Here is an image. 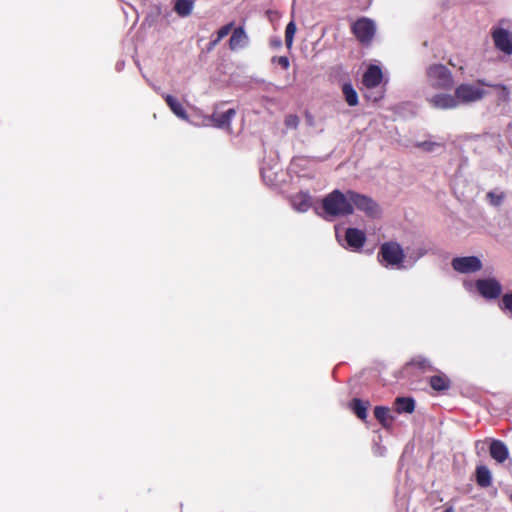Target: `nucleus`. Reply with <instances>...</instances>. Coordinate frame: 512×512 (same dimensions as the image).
Returning <instances> with one entry per match:
<instances>
[{
	"label": "nucleus",
	"mask_w": 512,
	"mask_h": 512,
	"mask_svg": "<svg viewBox=\"0 0 512 512\" xmlns=\"http://www.w3.org/2000/svg\"><path fill=\"white\" fill-rule=\"evenodd\" d=\"M322 209L325 218H335L353 214V206L350 202L349 190L345 193L338 189L328 193L322 199Z\"/></svg>",
	"instance_id": "obj_1"
},
{
	"label": "nucleus",
	"mask_w": 512,
	"mask_h": 512,
	"mask_svg": "<svg viewBox=\"0 0 512 512\" xmlns=\"http://www.w3.org/2000/svg\"><path fill=\"white\" fill-rule=\"evenodd\" d=\"M429 84L437 90H451L454 79L451 71L443 64L430 65L426 72Z\"/></svg>",
	"instance_id": "obj_2"
},
{
	"label": "nucleus",
	"mask_w": 512,
	"mask_h": 512,
	"mask_svg": "<svg viewBox=\"0 0 512 512\" xmlns=\"http://www.w3.org/2000/svg\"><path fill=\"white\" fill-rule=\"evenodd\" d=\"M378 260L386 267L400 268L405 260V253L399 243L388 241L380 246Z\"/></svg>",
	"instance_id": "obj_3"
},
{
	"label": "nucleus",
	"mask_w": 512,
	"mask_h": 512,
	"mask_svg": "<svg viewBox=\"0 0 512 512\" xmlns=\"http://www.w3.org/2000/svg\"><path fill=\"white\" fill-rule=\"evenodd\" d=\"M351 32L362 45L367 46L375 36L376 26L373 20L361 17L351 25Z\"/></svg>",
	"instance_id": "obj_4"
},
{
	"label": "nucleus",
	"mask_w": 512,
	"mask_h": 512,
	"mask_svg": "<svg viewBox=\"0 0 512 512\" xmlns=\"http://www.w3.org/2000/svg\"><path fill=\"white\" fill-rule=\"evenodd\" d=\"M350 202L353 209L356 208L365 213L370 218H377L380 216L379 205L369 196L360 194L358 192L349 190Z\"/></svg>",
	"instance_id": "obj_5"
},
{
	"label": "nucleus",
	"mask_w": 512,
	"mask_h": 512,
	"mask_svg": "<svg viewBox=\"0 0 512 512\" xmlns=\"http://www.w3.org/2000/svg\"><path fill=\"white\" fill-rule=\"evenodd\" d=\"M459 104H468L481 100L486 92L472 84L463 83L458 85L454 91Z\"/></svg>",
	"instance_id": "obj_6"
},
{
	"label": "nucleus",
	"mask_w": 512,
	"mask_h": 512,
	"mask_svg": "<svg viewBox=\"0 0 512 512\" xmlns=\"http://www.w3.org/2000/svg\"><path fill=\"white\" fill-rule=\"evenodd\" d=\"M478 293L486 299H496L501 295L502 286L494 278L479 279L475 283Z\"/></svg>",
	"instance_id": "obj_7"
},
{
	"label": "nucleus",
	"mask_w": 512,
	"mask_h": 512,
	"mask_svg": "<svg viewBox=\"0 0 512 512\" xmlns=\"http://www.w3.org/2000/svg\"><path fill=\"white\" fill-rule=\"evenodd\" d=\"M453 269L459 273H473L482 269V262L476 256L456 257L452 260Z\"/></svg>",
	"instance_id": "obj_8"
},
{
	"label": "nucleus",
	"mask_w": 512,
	"mask_h": 512,
	"mask_svg": "<svg viewBox=\"0 0 512 512\" xmlns=\"http://www.w3.org/2000/svg\"><path fill=\"white\" fill-rule=\"evenodd\" d=\"M495 47L505 54H512V37L510 33L503 28H496L492 32Z\"/></svg>",
	"instance_id": "obj_9"
},
{
	"label": "nucleus",
	"mask_w": 512,
	"mask_h": 512,
	"mask_svg": "<svg viewBox=\"0 0 512 512\" xmlns=\"http://www.w3.org/2000/svg\"><path fill=\"white\" fill-rule=\"evenodd\" d=\"M428 102L436 109H453L458 106V100L454 95L450 94H435L428 98Z\"/></svg>",
	"instance_id": "obj_10"
},
{
	"label": "nucleus",
	"mask_w": 512,
	"mask_h": 512,
	"mask_svg": "<svg viewBox=\"0 0 512 512\" xmlns=\"http://www.w3.org/2000/svg\"><path fill=\"white\" fill-rule=\"evenodd\" d=\"M236 110L233 108L228 109L224 112L214 111L211 115L210 119L213 123V126L221 129H230L231 128V120L235 117Z\"/></svg>",
	"instance_id": "obj_11"
},
{
	"label": "nucleus",
	"mask_w": 512,
	"mask_h": 512,
	"mask_svg": "<svg viewBox=\"0 0 512 512\" xmlns=\"http://www.w3.org/2000/svg\"><path fill=\"white\" fill-rule=\"evenodd\" d=\"M383 79V73L379 66L370 65L363 74L362 82L367 88L377 87Z\"/></svg>",
	"instance_id": "obj_12"
},
{
	"label": "nucleus",
	"mask_w": 512,
	"mask_h": 512,
	"mask_svg": "<svg viewBox=\"0 0 512 512\" xmlns=\"http://www.w3.org/2000/svg\"><path fill=\"white\" fill-rule=\"evenodd\" d=\"M248 35L246 34L244 27L240 26L232 31L229 39V48L232 51H236L244 48L248 43Z\"/></svg>",
	"instance_id": "obj_13"
},
{
	"label": "nucleus",
	"mask_w": 512,
	"mask_h": 512,
	"mask_svg": "<svg viewBox=\"0 0 512 512\" xmlns=\"http://www.w3.org/2000/svg\"><path fill=\"white\" fill-rule=\"evenodd\" d=\"M348 245L354 249L363 247L366 241L365 233L357 228H348L345 233Z\"/></svg>",
	"instance_id": "obj_14"
},
{
	"label": "nucleus",
	"mask_w": 512,
	"mask_h": 512,
	"mask_svg": "<svg viewBox=\"0 0 512 512\" xmlns=\"http://www.w3.org/2000/svg\"><path fill=\"white\" fill-rule=\"evenodd\" d=\"M489 450L491 457L499 463H503L509 456L508 448L500 440H493Z\"/></svg>",
	"instance_id": "obj_15"
},
{
	"label": "nucleus",
	"mask_w": 512,
	"mask_h": 512,
	"mask_svg": "<svg viewBox=\"0 0 512 512\" xmlns=\"http://www.w3.org/2000/svg\"><path fill=\"white\" fill-rule=\"evenodd\" d=\"M163 98L171 111L180 119L188 120V114L180 101L170 94H164Z\"/></svg>",
	"instance_id": "obj_16"
},
{
	"label": "nucleus",
	"mask_w": 512,
	"mask_h": 512,
	"mask_svg": "<svg viewBox=\"0 0 512 512\" xmlns=\"http://www.w3.org/2000/svg\"><path fill=\"white\" fill-rule=\"evenodd\" d=\"M429 385L437 392H444L450 389L451 380L444 373H439L429 378Z\"/></svg>",
	"instance_id": "obj_17"
},
{
	"label": "nucleus",
	"mask_w": 512,
	"mask_h": 512,
	"mask_svg": "<svg viewBox=\"0 0 512 512\" xmlns=\"http://www.w3.org/2000/svg\"><path fill=\"white\" fill-rule=\"evenodd\" d=\"M370 406L369 401H363L359 398H354L349 403L350 409L353 411V413L361 420H366L368 414L367 410Z\"/></svg>",
	"instance_id": "obj_18"
},
{
	"label": "nucleus",
	"mask_w": 512,
	"mask_h": 512,
	"mask_svg": "<svg viewBox=\"0 0 512 512\" xmlns=\"http://www.w3.org/2000/svg\"><path fill=\"white\" fill-rule=\"evenodd\" d=\"M173 2V10L178 16L187 17L191 15L195 0H173Z\"/></svg>",
	"instance_id": "obj_19"
},
{
	"label": "nucleus",
	"mask_w": 512,
	"mask_h": 512,
	"mask_svg": "<svg viewBox=\"0 0 512 512\" xmlns=\"http://www.w3.org/2000/svg\"><path fill=\"white\" fill-rule=\"evenodd\" d=\"M476 483L483 488L492 484V476L490 470L485 465L476 467Z\"/></svg>",
	"instance_id": "obj_20"
},
{
	"label": "nucleus",
	"mask_w": 512,
	"mask_h": 512,
	"mask_svg": "<svg viewBox=\"0 0 512 512\" xmlns=\"http://www.w3.org/2000/svg\"><path fill=\"white\" fill-rule=\"evenodd\" d=\"M292 204L296 210L305 212L311 206V198L308 193L300 192L292 197Z\"/></svg>",
	"instance_id": "obj_21"
},
{
	"label": "nucleus",
	"mask_w": 512,
	"mask_h": 512,
	"mask_svg": "<svg viewBox=\"0 0 512 512\" xmlns=\"http://www.w3.org/2000/svg\"><path fill=\"white\" fill-rule=\"evenodd\" d=\"M396 411L401 413H412L415 409V401L409 397H398L395 400Z\"/></svg>",
	"instance_id": "obj_22"
},
{
	"label": "nucleus",
	"mask_w": 512,
	"mask_h": 512,
	"mask_svg": "<svg viewBox=\"0 0 512 512\" xmlns=\"http://www.w3.org/2000/svg\"><path fill=\"white\" fill-rule=\"evenodd\" d=\"M477 83L480 85H486L489 87H493L497 91V101L499 104L505 103L509 100L510 91L507 86L502 85V84H496V85L488 84L484 80H478Z\"/></svg>",
	"instance_id": "obj_23"
},
{
	"label": "nucleus",
	"mask_w": 512,
	"mask_h": 512,
	"mask_svg": "<svg viewBox=\"0 0 512 512\" xmlns=\"http://www.w3.org/2000/svg\"><path fill=\"white\" fill-rule=\"evenodd\" d=\"M374 416L383 427H388L392 424L393 418L390 416V410L387 407L376 406Z\"/></svg>",
	"instance_id": "obj_24"
},
{
	"label": "nucleus",
	"mask_w": 512,
	"mask_h": 512,
	"mask_svg": "<svg viewBox=\"0 0 512 512\" xmlns=\"http://www.w3.org/2000/svg\"><path fill=\"white\" fill-rule=\"evenodd\" d=\"M342 93L349 106L354 107L358 105V94L351 83L343 84Z\"/></svg>",
	"instance_id": "obj_25"
},
{
	"label": "nucleus",
	"mask_w": 512,
	"mask_h": 512,
	"mask_svg": "<svg viewBox=\"0 0 512 512\" xmlns=\"http://www.w3.org/2000/svg\"><path fill=\"white\" fill-rule=\"evenodd\" d=\"M409 365L414 366V367L422 370L423 372L433 370V366L431 365V362L423 356L414 357L409 362Z\"/></svg>",
	"instance_id": "obj_26"
},
{
	"label": "nucleus",
	"mask_w": 512,
	"mask_h": 512,
	"mask_svg": "<svg viewBox=\"0 0 512 512\" xmlns=\"http://www.w3.org/2000/svg\"><path fill=\"white\" fill-rule=\"evenodd\" d=\"M297 27L294 21H290L285 29V44L288 49H290L293 45L294 36L296 33Z\"/></svg>",
	"instance_id": "obj_27"
},
{
	"label": "nucleus",
	"mask_w": 512,
	"mask_h": 512,
	"mask_svg": "<svg viewBox=\"0 0 512 512\" xmlns=\"http://www.w3.org/2000/svg\"><path fill=\"white\" fill-rule=\"evenodd\" d=\"M487 200L492 206H500L505 198L504 192L490 191L486 195Z\"/></svg>",
	"instance_id": "obj_28"
},
{
	"label": "nucleus",
	"mask_w": 512,
	"mask_h": 512,
	"mask_svg": "<svg viewBox=\"0 0 512 512\" xmlns=\"http://www.w3.org/2000/svg\"><path fill=\"white\" fill-rule=\"evenodd\" d=\"M500 308L512 313V291L505 293L501 298Z\"/></svg>",
	"instance_id": "obj_29"
},
{
	"label": "nucleus",
	"mask_w": 512,
	"mask_h": 512,
	"mask_svg": "<svg viewBox=\"0 0 512 512\" xmlns=\"http://www.w3.org/2000/svg\"><path fill=\"white\" fill-rule=\"evenodd\" d=\"M233 26H234V22H230L224 26H222L218 31H217V36H216V39H218L219 41H221L223 38H225L233 29Z\"/></svg>",
	"instance_id": "obj_30"
},
{
	"label": "nucleus",
	"mask_w": 512,
	"mask_h": 512,
	"mask_svg": "<svg viewBox=\"0 0 512 512\" xmlns=\"http://www.w3.org/2000/svg\"><path fill=\"white\" fill-rule=\"evenodd\" d=\"M298 124H299V118L297 115L291 114V115L286 116L285 125L288 128L296 129Z\"/></svg>",
	"instance_id": "obj_31"
},
{
	"label": "nucleus",
	"mask_w": 512,
	"mask_h": 512,
	"mask_svg": "<svg viewBox=\"0 0 512 512\" xmlns=\"http://www.w3.org/2000/svg\"><path fill=\"white\" fill-rule=\"evenodd\" d=\"M272 62L273 63H277L278 65H280L284 70H287L290 66V62H289V59L288 57L286 56H279V57H273L272 58Z\"/></svg>",
	"instance_id": "obj_32"
},
{
	"label": "nucleus",
	"mask_w": 512,
	"mask_h": 512,
	"mask_svg": "<svg viewBox=\"0 0 512 512\" xmlns=\"http://www.w3.org/2000/svg\"><path fill=\"white\" fill-rule=\"evenodd\" d=\"M437 145H438L437 143L430 142V141H424V142L418 144L419 147H421L423 150L428 151V152L433 151L434 147Z\"/></svg>",
	"instance_id": "obj_33"
},
{
	"label": "nucleus",
	"mask_w": 512,
	"mask_h": 512,
	"mask_svg": "<svg viewBox=\"0 0 512 512\" xmlns=\"http://www.w3.org/2000/svg\"><path fill=\"white\" fill-rule=\"evenodd\" d=\"M220 41L218 39L212 40L206 47V52H211Z\"/></svg>",
	"instance_id": "obj_34"
},
{
	"label": "nucleus",
	"mask_w": 512,
	"mask_h": 512,
	"mask_svg": "<svg viewBox=\"0 0 512 512\" xmlns=\"http://www.w3.org/2000/svg\"><path fill=\"white\" fill-rule=\"evenodd\" d=\"M444 512H454V510H453V508H452V507H449V508L445 509V511H444Z\"/></svg>",
	"instance_id": "obj_35"
},
{
	"label": "nucleus",
	"mask_w": 512,
	"mask_h": 512,
	"mask_svg": "<svg viewBox=\"0 0 512 512\" xmlns=\"http://www.w3.org/2000/svg\"><path fill=\"white\" fill-rule=\"evenodd\" d=\"M275 45H276V46H280V45H281V41H277V42H275Z\"/></svg>",
	"instance_id": "obj_36"
}]
</instances>
